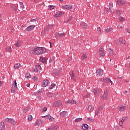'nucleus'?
<instances>
[{"label":"nucleus","mask_w":130,"mask_h":130,"mask_svg":"<svg viewBox=\"0 0 130 130\" xmlns=\"http://www.w3.org/2000/svg\"><path fill=\"white\" fill-rule=\"evenodd\" d=\"M45 117H47L49 119V120H50V121H53V120H54V118L52 117L50 115H47L45 116Z\"/></svg>","instance_id":"4be33fe9"},{"label":"nucleus","mask_w":130,"mask_h":130,"mask_svg":"<svg viewBox=\"0 0 130 130\" xmlns=\"http://www.w3.org/2000/svg\"><path fill=\"white\" fill-rule=\"evenodd\" d=\"M116 14L117 16H120V15H121V11L120 10H116Z\"/></svg>","instance_id":"cd10ccee"},{"label":"nucleus","mask_w":130,"mask_h":130,"mask_svg":"<svg viewBox=\"0 0 130 130\" xmlns=\"http://www.w3.org/2000/svg\"><path fill=\"white\" fill-rule=\"evenodd\" d=\"M72 19H73V16H70L69 18V19L65 21V23H68V22H70V21H71V20H72Z\"/></svg>","instance_id":"37998d69"},{"label":"nucleus","mask_w":130,"mask_h":130,"mask_svg":"<svg viewBox=\"0 0 130 130\" xmlns=\"http://www.w3.org/2000/svg\"><path fill=\"white\" fill-rule=\"evenodd\" d=\"M49 9L50 10H53V9H54V6L53 5H50L49 7Z\"/></svg>","instance_id":"3c124183"},{"label":"nucleus","mask_w":130,"mask_h":130,"mask_svg":"<svg viewBox=\"0 0 130 130\" xmlns=\"http://www.w3.org/2000/svg\"><path fill=\"white\" fill-rule=\"evenodd\" d=\"M109 79L110 78L105 79V83L104 84H107V83H109Z\"/></svg>","instance_id":"a18cd8bd"},{"label":"nucleus","mask_w":130,"mask_h":130,"mask_svg":"<svg viewBox=\"0 0 130 130\" xmlns=\"http://www.w3.org/2000/svg\"><path fill=\"white\" fill-rule=\"evenodd\" d=\"M33 80H34V81H37V77L34 76Z\"/></svg>","instance_id":"680f3d73"},{"label":"nucleus","mask_w":130,"mask_h":130,"mask_svg":"<svg viewBox=\"0 0 130 130\" xmlns=\"http://www.w3.org/2000/svg\"><path fill=\"white\" fill-rule=\"evenodd\" d=\"M92 92L94 95H97V94L99 93V89L98 88L93 89H92Z\"/></svg>","instance_id":"412c9836"},{"label":"nucleus","mask_w":130,"mask_h":130,"mask_svg":"<svg viewBox=\"0 0 130 130\" xmlns=\"http://www.w3.org/2000/svg\"><path fill=\"white\" fill-rule=\"evenodd\" d=\"M110 31H111V28H107V29H106L105 30V32H106L107 33H109Z\"/></svg>","instance_id":"09e8293b"},{"label":"nucleus","mask_w":130,"mask_h":130,"mask_svg":"<svg viewBox=\"0 0 130 130\" xmlns=\"http://www.w3.org/2000/svg\"><path fill=\"white\" fill-rule=\"evenodd\" d=\"M11 118H6L5 119V121L6 122H10V120Z\"/></svg>","instance_id":"603ef678"},{"label":"nucleus","mask_w":130,"mask_h":130,"mask_svg":"<svg viewBox=\"0 0 130 130\" xmlns=\"http://www.w3.org/2000/svg\"><path fill=\"white\" fill-rule=\"evenodd\" d=\"M32 115H29L27 118L28 120L29 121H31V120H32Z\"/></svg>","instance_id":"de8ad7c7"},{"label":"nucleus","mask_w":130,"mask_h":130,"mask_svg":"<svg viewBox=\"0 0 130 130\" xmlns=\"http://www.w3.org/2000/svg\"><path fill=\"white\" fill-rule=\"evenodd\" d=\"M109 83H110L111 84V85H112V84H113L112 81H111V80L110 79H109Z\"/></svg>","instance_id":"e2e57ef3"},{"label":"nucleus","mask_w":130,"mask_h":130,"mask_svg":"<svg viewBox=\"0 0 130 130\" xmlns=\"http://www.w3.org/2000/svg\"><path fill=\"white\" fill-rule=\"evenodd\" d=\"M89 97V95H86L85 96H84V98H88Z\"/></svg>","instance_id":"338daca9"},{"label":"nucleus","mask_w":130,"mask_h":130,"mask_svg":"<svg viewBox=\"0 0 130 130\" xmlns=\"http://www.w3.org/2000/svg\"><path fill=\"white\" fill-rule=\"evenodd\" d=\"M61 117H67L68 116V112L64 111L60 113Z\"/></svg>","instance_id":"ddd939ff"},{"label":"nucleus","mask_w":130,"mask_h":130,"mask_svg":"<svg viewBox=\"0 0 130 130\" xmlns=\"http://www.w3.org/2000/svg\"><path fill=\"white\" fill-rule=\"evenodd\" d=\"M29 109H30V108H29V107H26V108H25V109H24V112L25 113H26V112H28V111H29Z\"/></svg>","instance_id":"ea45409f"},{"label":"nucleus","mask_w":130,"mask_h":130,"mask_svg":"<svg viewBox=\"0 0 130 130\" xmlns=\"http://www.w3.org/2000/svg\"><path fill=\"white\" fill-rule=\"evenodd\" d=\"M25 77L26 79H30L31 78V75H30V74H29V73H26L25 74Z\"/></svg>","instance_id":"473e14b6"},{"label":"nucleus","mask_w":130,"mask_h":130,"mask_svg":"<svg viewBox=\"0 0 130 130\" xmlns=\"http://www.w3.org/2000/svg\"><path fill=\"white\" fill-rule=\"evenodd\" d=\"M47 95L48 96V97L49 98L53 97V94H52V93L50 92H48V93H47Z\"/></svg>","instance_id":"58836bf2"},{"label":"nucleus","mask_w":130,"mask_h":130,"mask_svg":"<svg viewBox=\"0 0 130 130\" xmlns=\"http://www.w3.org/2000/svg\"><path fill=\"white\" fill-rule=\"evenodd\" d=\"M67 103H69L70 104H76L77 102L74 100H69L67 101Z\"/></svg>","instance_id":"5701e85b"},{"label":"nucleus","mask_w":130,"mask_h":130,"mask_svg":"<svg viewBox=\"0 0 130 130\" xmlns=\"http://www.w3.org/2000/svg\"><path fill=\"white\" fill-rule=\"evenodd\" d=\"M108 51L109 52V55L111 56H112V55H113V51H112V50H111V49H108Z\"/></svg>","instance_id":"c85d7f7f"},{"label":"nucleus","mask_w":130,"mask_h":130,"mask_svg":"<svg viewBox=\"0 0 130 130\" xmlns=\"http://www.w3.org/2000/svg\"><path fill=\"white\" fill-rule=\"evenodd\" d=\"M9 122L12 124H15L16 123V121H15L14 119L12 118H10V120H9Z\"/></svg>","instance_id":"c756f323"},{"label":"nucleus","mask_w":130,"mask_h":130,"mask_svg":"<svg viewBox=\"0 0 130 130\" xmlns=\"http://www.w3.org/2000/svg\"><path fill=\"white\" fill-rule=\"evenodd\" d=\"M20 7L22 10H23L25 8V6H24V4L22 2L20 3Z\"/></svg>","instance_id":"72a5a7b5"},{"label":"nucleus","mask_w":130,"mask_h":130,"mask_svg":"<svg viewBox=\"0 0 130 130\" xmlns=\"http://www.w3.org/2000/svg\"><path fill=\"white\" fill-rule=\"evenodd\" d=\"M85 58H87V56L86 55V54H83L81 56V60H83L85 59Z\"/></svg>","instance_id":"c9c22d12"},{"label":"nucleus","mask_w":130,"mask_h":130,"mask_svg":"<svg viewBox=\"0 0 130 130\" xmlns=\"http://www.w3.org/2000/svg\"><path fill=\"white\" fill-rule=\"evenodd\" d=\"M82 127L83 130H87L89 128V126L87 124H83L82 125Z\"/></svg>","instance_id":"aec40b11"},{"label":"nucleus","mask_w":130,"mask_h":130,"mask_svg":"<svg viewBox=\"0 0 130 130\" xmlns=\"http://www.w3.org/2000/svg\"><path fill=\"white\" fill-rule=\"evenodd\" d=\"M71 77V80H72V81H74V82L77 81V77H76V75H75V73H74V71L72 72Z\"/></svg>","instance_id":"9b49d317"},{"label":"nucleus","mask_w":130,"mask_h":130,"mask_svg":"<svg viewBox=\"0 0 130 130\" xmlns=\"http://www.w3.org/2000/svg\"><path fill=\"white\" fill-rule=\"evenodd\" d=\"M126 42L122 39H119L116 41L117 45H120V44H125Z\"/></svg>","instance_id":"423d86ee"},{"label":"nucleus","mask_w":130,"mask_h":130,"mask_svg":"<svg viewBox=\"0 0 130 130\" xmlns=\"http://www.w3.org/2000/svg\"><path fill=\"white\" fill-rule=\"evenodd\" d=\"M35 125L37 126H39V125H40V122L39 120H37L36 122H35Z\"/></svg>","instance_id":"f704fd0d"},{"label":"nucleus","mask_w":130,"mask_h":130,"mask_svg":"<svg viewBox=\"0 0 130 130\" xmlns=\"http://www.w3.org/2000/svg\"><path fill=\"white\" fill-rule=\"evenodd\" d=\"M96 73L97 76H99V77H101V76H102V75H103V70H102V69H98L96 71Z\"/></svg>","instance_id":"1a4fd4ad"},{"label":"nucleus","mask_w":130,"mask_h":130,"mask_svg":"<svg viewBox=\"0 0 130 130\" xmlns=\"http://www.w3.org/2000/svg\"><path fill=\"white\" fill-rule=\"evenodd\" d=\"M87 120H88V121H94V119H92L91 118H88Z\"/></svg>","instance_id":"5fc2aeb1"},{"label":"nucleus","mask_w":130,"mask_h":130,"mask_svg":"<svg viewBox=\"0 0 130 130\" xmlns=\"http://www.w3.org/2000/svg\"><path fill=\"white\" fill-rule=\"evenodd\" d=\"M17 89H18V87H17V81L14 80L12 82V88L11 89L12 93L16 92Z\"/></svg>","instance_id":"f03ea898"},{"label":"nucleus","mask_w":130,"mask_h":130,"mask_svg":"<svg viewBox=\"0 0 130 130\" xmlns=\"http://www.w3.org/2000/svg\"><path fill=\"white\" fill-rule=\"evenodd\" d=\"M45 60H46V58L45 57H40V61H41V62H42L43 63H45Z\"/></svg>","instance_id":"a878e982"},{"label":"nucleus","mask_w":130,"mask_h":130,"mask_svg":"<svg viewBox=\"0 0 130 130\" xmlns=\"http://www.w3.org/2000/svg\"><path fill=\"white\" fill-rule=\"evenodd\" d=\"M14 45H16L17 47H20V46H21V43H20V42H17L16 44H14Z\"/></svg>","instance_id":"79ce46f5"},{"label":"nucleus","mask_w":130,"mask_h":130,"mask_svg":"<svg viewBox=\"0 0 130 130\" xmlns=\"http://www.w3.org/2000/svg\"><path fill=\"white\" fill-rule=\"evenodd\" d=\"M113 7V3H110L109 4V11H111V9H112Z\"/></svg>","instance_id":"7c9ffc66"},{"label":"nucleus","mask_w":130,"mask_h":130,"mask_svg":"<svg viewBox=\"0 0 130 130\" xmlns=\"http://www.w3.org/2000/svg\"><path fill=\"white\" fill-rule=\"evenodd\" d=\"M47 111V108H46V107L43 108V112H45V111Z\"/></svg>","instance_id":"13d9d810"},{"label":"nucleus","mask_w":130,"mask_h":130,"mask_svg":"<svg viewBox=\"0 0 130 130\" xmlns=\"http://www.w3.org/2000/svg\"><path fill=\"white\" fill-rule=\"evenodd\" d=\"M105 78H101L100 79V81L102 83H105Z\"/></svg>","instance_id":"8fccbe9b"},{"label":"nucleus","mask_w":130,"mask_h":130,"mask_svg":"<svg viewBox=\"0 0 130 130\" xmlns=\"http://www.w3.org/2000/svg\"><path fill=\"white\" fill-rule=\"evenodd\" d=\"M50 29H51L50 25L47 26V27L44 28V30L42 31V34H43V35H45L46 33H48Z\"/></svg>","instance_id":"39448f33"},{"label":"nucleus","mask_w":130,"mask_h":130,"mask_svg":"<svg viewBox=\"0 0 130 130\" xmlns=\"http://www.w3.org/2000/svg\"><path fill=\"white\" fill-rule=\"evenodd\" d=\"M102 109H103V106H100V107L98 109V110L99 111L102 110Z\"/></svg>","instance_id":"bf43d9fd"},{"label":"nucleus","mask_w":130,"mask_h":130,"mask_svg":"<svg viewBox=\"0 0 130 130\" xmlns=\"http://www.w3.org/2000/svg\"><path fill=\"white\" fill-rule=\"evenodd\" d=\"M126 32H127V33H130V28H127L126 29Z\"/></svg>","instance_id":"69168bd1"},{"label":"nucleus","mask_w":130,"mask_h":130,"mask_svg":"<svg viewBox=\"0 0 130 130\" xmlns=\"http://www.w3.org/2000/svg\"><path fill=\"white\" fill-rule=\"evenodd\" d=\"M117 28H118V29H120V28H121V26H120V25H118V26H117Z\"/></svg>","instance_id":"774afa93"},{"label":"nucleus","mask_w":130,"mask_h":130,"mask_svg":"<svg viewBox=\"0 0 130 130\" xmlns=\"http://www.w3.org/2000/svg\"><path fill=\"white\" fill-rule=\"evenodd\" d=\"M30 22H34L35 23H36V22L38 23V20H37V19H31L30 20Z\"/></svg>","instance_id":"c03bdc74"},{"label":"nucleus","mask_w":130,"mask_h":130,"mask_svg":"<svg viewBox=\"0 0 130 130\" xmlns=\"http://www.w3.org/2000/svg\"><path fill=\"white\" fill-rule=\"evenodd\" d=\"M87 110L89 112H92L94 110V107L91 105L88 106Z\"/></svg>","instance_id":"6ab92c4d"},{"label":"nucleus","mask_w":130,"mask_h":130,"mask_svg":"<svg viewBox=\"0 0 130 130\" xmlns=\"http://www.w3.org/2000/svg\"><path fill=\"white\" fill-rule=\"evenodd\" d=\"M82 118H76L75 120V122H79V121H81L82 120Z\"/></svg>","instance_id":"4c0bfd02"},{"label":"nucleus","mask_w":130,"mask_h":130,"mask_svg":"<svg viewBox=\"0 0 130 130\" xmlns=\"http://www.w3.org/2000/svg\"><path fill=\"white\" fill-rule=\"evenodd\" d=\"M62 9L63 10H73V5H67L62 6Z\"/></svg>","instance_id":"20e7f679"},{"label":"nucleus","mask_w":130,"mask_h":130,"mask_svg":"<svg viewBox=\"0 0 130 130\" xmlns=\"http://www.w3.org/2000/svg\"><path fill=\"white\" fill-rule=\"evenodd\" d=\"M6 128V126L5 125V123L4 122H0V130H5Z\"/></svg>","instance_id":"f3484780"},{"label":"nucleus","mask_w":130,"mask_h":130,"mask_svg":"<svg viewBox=\"0 0 130 130\" xmlns=\"http://www.w3.org/2000/svg\"><path fill=\"white\" fill-rule=\"evenodd\" d=\"M46 51V49L44 47H36L34 49H32L29 52L31 54H37V55H39L40 54H42L43 53H45Z\"/></svg>","instance_id":"f257e3e1"},{"label":"nucleus","mask_w":130,"mask_h":130,"mask_svg":"<svg viewBox=\"0 0 130 130\" xmlns=\"http://www.w3.org/2000/svg\"><path fill=\"white\" fill-rule=\"evenodd\" d=\"M20 66H21V64L17 63L15 64V66H14V69H19V68H20Z\"/></svg>","instance_id":"bb28decb"},{"label":"nucleus","mask_w":130,"mask_h":130,"mask_svg":"<svg viewBox=\"0 0 130 130\" xmlns=\"http://www.w3.org/2000/svg\"><path fill=\"white\" fill-rule=\"evenodd\" d=\"M35 28V25H30L26 28V31H30Z\"/></svg>","instance_id":"a211bd4d"},{"label":"nucleus","mask_w":130,"mask_h":130,"mask_svg":"<svg viewBox=\"0 0 130 130\" xmlns=\"http://www.w3.org/2000/svg\"><path fill=\"white\" fill-rule=\"evenodd\" d=\"M12 8L15 12H17V11H18V8H17V6H13Z\"/></svg>","instance_id":"864d4df0"},{"label":"nucleus","mask_w":130,"mask_h":130,"mask_svg":"<svg viewBox=\"0 0 130 130\" xmlns=\"http://www.w3.org/2000/svg\"><path fill=\"white\" fill-rule=\"evenodd\" d=\"M59 74H60V73L59 71H56L55 72V75L56 76H58V75H59Z\"/></svg>","instance_id":"4d7b16f0"},{"label":"nucleus","mask_w":130,"mask_h":130,"mask_svg":"<svg viewBox=\"0 0 130 130\" xmlns=\"http://www.w3.org/2000/svg\"><path fill=\"white\" fill-rule=\"evenodd\" d=\"M99 53L100 54V55H101L102 56L105 55V54H104V51H103V47L101 46L100 48Z\"/></svg>","instance_id":"f8f14e48"},{"label":"nucleus","mask_w":130,"mask_h":130,"mask_svg":"<svg viewBox=\"0 0 130 130\" xmlns=\"http://www.w3.org/2000/svg\"><path fill=\"white\" fill-rule=\"evenodd\" d=\"M54 128V127L52 126V127H49L47 130H53Z\"/></svg>","instance_id":"052dcab7"},{"label":"nucleus","mask_w":130,"mask_h":130,"mask_svg":"<svg viewBox=\"0 0 130 130\" xmlns=\"http://www.w3.org/2000/svg\"><path fill=\"white\" fill-rule=\"evenodd\" d=\"M55 36H56V37H63V36H66L64 35V32H62L61 34L57 33L56 34Z\"/></svg>","instance_id":"b1692460"},{"label":"nucleus","mask_w":130,"mask_h":130,"mask_svg":"<svg viewBox=\"0 0 130 130\" xmlns=\"http://www.w3.org/2000/svg\"><path fill=\"white\" fill-rule=\"evenodd\" d=\"M97 31L99 33V34H101V28H100V27H98L97 28Z\"/></svg>","instance_id":"49530a36"},{"label":"nucleus","mask_w":130,"mask_h":130,"mask_svg":"<svg viewBox=\"0 0 130 130\" xmlns=\"http://www.w3.org/2000/svg\"><path fill=\"white\" fill-rule=\"evenodd\" d=\"M53 107H59L61 108L62 107V103L60 100L55 102L53 104Z\"/></svg>","instance_id":"7ed1b4c3"},{"label":"nucleus","mask_w":130,"mask_h":130,"mask_svg":"<svg viewBox=\"0 0 130 130\" xmlns=\"http://www.w3.org/2000/svg\"><path fill=\"white\" fill-rule=\"evenodd\" d=\"M122 124H123L122 122H121V121H119V125H120V126H122Z\"/></svg>","instance_id":"0e129e2a"},{"label":"nucleus","mask_w":130,"mask_h":130,"mask_svg":"<svg viewBox=\"0 0 130 130\" xmlns=\"http://www.w3.org/2000/svg\"><path fill=\"white\" fill-rule=\"evenodd\" d=\"M49 81L48 79H46L43 81L42 87H46L48 85Z\"/></svg>","instance_id":"2eb2a0df"},{"label":"nucleus","mask_w":130,"mask_h":130,"mask_svg":"<svg viewBox=\"0 0 130 130\" xmlns=\"http://www.w3.org/2000/svg\"><path fill=\"white\" fill-rule=\"evenodd\" d=\"M108 97V91H107V90H106L104 92V94L102 96V99H103V100H106Z\"/></svg>","instance_id":"6e6552de"},{"label":"nucleus","mask_w":130,"mask_h":130,"mask_svg":"<svg viewBox=\"0 0 130 130\" xmlns=\"http://www.w3.org/2000/svg\"><path fill=\"white\" fill-rule=\"evenodd\" d=\"M54 87H55V84L54 83H52L49 87V89L51 90L52 89H53V88H54Z\"/></svg>","instance_id":"2f4dec72"},{"label":"nucleus","mask_w":130,"mask_h":130,"mask_svg":"<svg viewBox=\"0 0 130 130\" xmlns=\"http://www.w3.org/2000/svg\"><path fill=\"white\" fill-rule=\"evenodd\" d=\"M35 73H38L39 71H41V66H40L39 64L36 65L35 68L32 70Z\"/></svg>","instance_id":"0eeeda50"},{"label":"nucleus","mask_w":130,"mask_h":130,"mask_svg":"<svg viewBox=\"0 0 130 130\" xmlns=\"http://www.w3.org/2000/svg\"><path fill=\"white\" fill-rule=\"evenodd\" d=\"M62 16V12L61 11H57L55 15H54V17L56 18H58V17H61Z\"/></svg>","instance_id":"4468645a"},{"label":"nucleus","mask_w":130,"mask_h":130,"mask_svg":"<svg viewBox=\"0 0 130 130\" xmlns=\"http://www.w3.org/2000/svg\"><path fill=\"white\" fill-rule=\"evenodd\" d=\"M117 4L118 6H123L125 4V1L123 0H118Z\"/></svg>","instance_id":"dca6fc26"},{"label":"nucleus","mask_w":130,"mask_h":130,"mask_svg":"<svg viewBox=\"0 0 130 130\" xmlns=\"http://www.w3.org/2000/svg\"><path fill=\"white\" fill-rule=\"evenodd\" d=\"M119 20L120 21V22H123L124 21V18H123V17H119Z\"/></svg>","instance_id":"a19ab883"},{"label":"nucleus","mask_w":130,"mask_h":130,"mask_svg":"<svg viewBox=\"0 0 130 130\" xmlns=\"http://www.w3.org/2000/svg\"><path fill=\"white\" fill-rule=\"evenodd\" d=\"M99 114H100V112L98 109V110L95 112V115H99Z\"/></svg>","instance_id":"6e6d98bb"},{"label":"nucleus","mask_w":130,"mask_h":130,"mask_svg":"<svg viewBox=\"0 0 130 130\" xmlns=\"http://www.w3.org/2000/svg\"><path fill=\"white\" fill-rule=\"evenodd\" d=\"M80 26L81 27H82V28H84L85 29H89V26L84 22H81L80 23Z\"/></svg>","instance_id":"9d476101"},{"label":"nucleus","mask_w":130,"mask_h":130,"mask_svg":"<svg viewBox=\"0 0 130 130\" xmlns=\"http://www.w3.org/2000/svg\"><path fill=\"white\" fill-rule=\"evenodd\" d=\"M6 51H8L9 52H12V48L11 47H7L6 48Z\"/></svg>","instance_id":"e433bc0d"},{"label":"nucleus","mask_w":130,"mask_h":130,"mask_svg":"<svg viewBox=\"0 0 130 130\" xmlns=\"http://www.w3.org/2000/svg\"><path fill=\"white\" fill-rule=\"evenodd\" d=\"M125 108H126V107H118V109L119 110V111H124L125 110Z\"/></svg>","instance_id":"393cba45"}]
</instances>
